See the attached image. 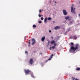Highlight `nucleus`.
I'll use <instances>...</instances> for the list:
<instances>
[{
	"instance_id": "obj_38",
	"label": "nucleus",
	"mask_w": 80,
	"mask_h": 80,
	"mask_svg": "<svg viewBox=\"0 0 80 80\" xmlns=\"http://www.w3.org/2000/svg\"><path fill=\"white\" fill-rule=\"evenodd\" d=\"M28 43H29V44H30V42H28Z\"/></svg>"
},
{
	"instance_id": "obj_19",
	"label": "nucleus",
	"mask_w": 80,
	"mask_h": 80,
	"mask_svg": "<svg viewBox=\"0 0 80 80\" xmlns=\"http://www.w3.org/2000/svg\"><path fill=\"white\" fill-rule=\"evenodd\" d=\"M71 45H72V46H73V45H74V43L73 42H71Z\"/></svg>"
},
{
	"instance_id": "obj_35",
	"label": "nucleus",
	"mask_w": 80,
	"mask_h": 80,
	"mask_svg": "<svg viewBox=\"0 0 80 80\" xmlns=\"http://www.w3.org/2000/svg\"><path fill=\"white\" fill-rule=\"evenodd\" d=\"M55 21H54L53 22V23H55Z\"/></svg>"
},
{
	"instance_id": "obj_21",
	"label": "nucleus",
	"mask_w": 80,
	"mask_h": 80,
	"mask_svg": "<svg viewBox=\"0 0 80 80\" xmlns=\"http://www.w3.org/2000/svg\"><path fill=\"white\" fill-rule=\"evenodd\" d=\"M38 22L39 23H42V21H38Z\"/></svg>"
},
{
	"instance_id": "obj_39",
	"label": "nucleus",
	"mask_w": 80,
	"mask_h": 80,
	"mask_svg": "<svg viewBox=\"0 0 80 80\" xmlns=\"http://www.w3.org/2000/svg\"><path fill=\"white\" fill-rule=\"evenodd\" d=\"M28 42H30V40H29L28 41Z\"/></svg>"
},
{
	"instance_id": "obj_4",
	"label": "nucleus",
	"mask_w": 80,
	"mask_h": 80,
	"mask_svg": "<svg viewBox=\"0 0 80 80\" xmlns=\"http://www.w3.org/2000/svg\"><path fill=\"white\" fill-rule=\"evenodd\" d=\"M26 74H28L30 72V70H29V69L28 70H24Z\"/></svg>"
},
{
	"instance_id": "obj_41",
	"label": "nucleus",
	"mask_w": 80,
	"mask_h": 80,
	"mask_svg": "<svg viewBox=\"0 0 80 80\" xmlns=\"http://www.w3.org/2000/svg\"><path fill=\"white\" fill-rule=\"evenodd\" d=\"M79 16H80V13L79 14Z\"/></svg>"
},
{
	"instance_id": "obj_15",
	"label": "nucleus",
	"mask_w": 80,
	"mask_h": 80,
	"mask_svg": "<svg viewBox=\"0 0 80 80\" xmlns=\"http://www.w3.org/2000/svg\"><path fill=\"white\" fill-rule=\"evenodd\" d=\"M76 70H80V68H76Z\"/></svg>"
},
{
	"instance_id": "obj_17",
	"label": "nucleus",
	"mask_w": 80,
	"mask_h": 80,
	"mask_svg": "<svg viewBox=\"0 0 80 80\" xmlns=\"http://www.w3.org/2000/svg\"><path fill=\"white\" fill-rule=\"evenodd\" d=\"M25 53L26 54V55H28V52L27 51H25Z\"/></svg>"
},
{
	"instance_id": "obj_40",
	"label": "nucleus",
	"mask_w": 80,
	"mask_h": 80,
	"mask_svg": "<svg viewBox=\"0 0 80 80\" xmlns=\"http://www.w3.org/2000/svg\"><path fill=\"white\" fill-rule=\"evenodd\" d=\"M57 3V2H55V3Z\"/></svg>"
},
{
	"instance_id": "obj_9",
	"label": "nucleus",
	"mask_w": 80,
	"mask_h": 80,
	"mask_svg": "<svg viewBox=\"0 0 80 80\" xmlns=\"http://www.w3.org/2000/svg\"><path fill=\"white\" fill-rule=\"evenodd\" d=\"M45 37L44 36L41 38V40L42 42H44L45 39Z\"/></svg>"
},
{
	"instance_id": "obj_6",
	"label": "nucleus",
	"mask_w": 80,
	"mask_h": 80,
	"mask_svg": "<svg viewBox=\"0 0 80 80\" xmlns=\"http://www.w3.org/2000/svg\"><path fill=\"white\" fill-rule=\"evenodd\" d=\"M62 12L64 15H67V11L65 9L63 10Z\"/></svg>"
},
{
	"instance_id": "obj_27",
	"label": "nucleus",
	"mask_w": 80,
	"mask_h": 80,
	"mask_svg": "<svg viewBox=\"0 0 80 80\" xmlns=\"http://www.w3.org/2000/svg\"><path fill=\"white\" fill-rule=\"evenodd\" d=\"M50 43V41H48V44H49V43Z\"/></svg>"
},
{
	"instance_id": "obj_34",
	"label": "nucleus",
	"mask_w": 80,
	"mask_h": 80,
	"mask_svg": "<svg viewBox=\"0 0 80 80\" xmlns=\"http://www.w3.org/2000/svg\"><path fill=\"white\" fill-rule=\"evenodd\" d=\"M51 38H52V39H53V37H51Z\"/></svg>"
},
{
	"instance_id": "obj_37",
	"label": "nucleus",
	"mask_w": 80,
	"mask_h": 80,
	"mask_svg": "<svg viewBox=\"0 0 80 80\" xmlns=\"http://www.w3.org/2000/svg\"><path fill=\"white\" fill-rule=\"evenodd\" d=\"M28 46H29V47H30V44H29V45H28Z\"/></svg>"
},
{
	"instance_id": "obj_23",
	"label": "nucleus",
	"mask_w": 80,
	"mask_h": 80,
	"mask_svg": "<svg viewBox=\"0 0 80 80\" xmlns=\"http://www.w3.org/2000/svg\"><path fill=\"white\" fill-rule=\"evenodd\" d=\"M56 45H57V43H55L54 44V47H56Z\"/></svg>"
},
{
	"instance_id": "obj_42",
	"label": "nucleus",
	"mask_w": 80,
	"mask_h": 80,
	"mask_svg": "<svg viewBox=\"0 0 80 80\" xmlns=\"http://www.w3.org/2000/svg\"><path fill=\"white\" fill-rule=\"evenodd\" d=\"M79 3H80V1L79 2Z\"/></svg>"
},
{
	"instance_id": "obj_36",
	"label": "nucleus",
	"mask_w": 80,
	"mask_h": 80,
	"mask_svg": "<svg viewBox=\"0 0 80 80\" xmlns=\"http://www.w3.org/2000/svg\"><path fill=\"white\" fill-rule=\"evenodd\" d=\"M40 55H42V52H41L40 53Z\"/></svg>"
},
{
	"instance_id": "obj_22",
	"label": "nucleus",
	"mask_w": 80,
	"mask_h": 80,
	"mask_svg": "<svg viewBox=\"0 0 80 80\" xmlns=\"http://www.w3.org/2000/svg\"><path fill=\"white\" fill-rule=\"evenodd\" d=\"M70 23H73V21H70Z\"/></svg>"
},
{
	"instance_id": "obj_7",
	"label": "nucleus",
	"mask_w": 80,
	"mask_h": 80,
	"mask_svg": "<svg viewBox=\"0 0 80 80\" xmlns=\"http://www.w3.org/2000/svg\"><path fill=\"white\" fill-rule=\"evenodd\" d=\"M60 27L59 26H56L54 28L55 30H58V29H60Z\"/></svg>"
},
{
	"instance_id": "obj_31",
	"label": "nucleus",
	"mask_w": 80,
	"mask_h": 80,
	"mask_svg": "<svg viewBox=\"0 0 80 80\" xmlns=\"http://www.w3.org/2000/svg\"><path fill=\"white\" fill-rule=\"evenodd\" d=\"M49 49L50 50H51V49H52V47H50V48H49Z\"/></svg>"
},
{
	"instance_id": "obj_32",
	"label": "nucleus",
	"mask_w": 80,
	"mask_h": 80,
	"mask_svg": "<svg viewBox=\"0 0 80 80\" xmlns=\"http://www.w3.org/2000/svg\"><path fill=\"white\" fill-rule=\"evenodd\" d=\"M49 33H51V30H49Z\"/></svg>"
},
{
	"instance_id": "obj_1",
	"label": "nucleus",
	"mask_w": 80,
	"mask_h": 80,
	"mask_svg": "<svg viewBox=\"0 0 80 80\" xmlns=\"http://www.w3.org/2000/svg\"><path fill=\"white\" fill-rule=\"evenodd\" d=\"M80 47L78 44H76L75 45V47L72 46L69 49V52L70 53H72V52H75V50H78Z\"/></svg>"
},
{
	"instance_id": "obj_33",
	"label": "nucleus",
	"mask_w": 80,
	"mask_h": 80,
	"mask_svg": "<svg viewBox=\"0 0 80 80\" xmlns=\"http://www.w3.org/2000/svg\"><path fill=\"white\" fill-rule=\"evenodd\" d=\"M71 20V19H68V21H70V20Z\"/></svg>"
},
{
	"instance_id": "obj_28",
	"label": "nucleus",
	"mask_w": 80,
	"mask_h": 80,
	"mask_svg": "<svg viewBox=\"0 0 80 80\" xmlns=\"http://www.w3.org/2000/svg\"><path fill=\"white\" fill-rule=\"evenodd\" d=\"M38 16H39V17H41V16H42V15H40V14H39Z\"/></svg>"
},
{
	"instance_id": "obj_12",
	"label": "nucleus",
	"mask_w": 80,
	"mask_h": 80,
	"mask_svg": "<svg viewBox=\"0 0 80 80\" xmlns=\"http://www.w3.org/2000/svg\"><path fill=\"white\" fill-rule=\"evenodd\" d=\"M70 18V17L69 16L66 17L65 18V19H66V20H68V18Z\"/></svg>"
},
{
	"instance_id": "obj_10",
	"label": "nucleus",
	"mask_w": 80,
	"mask_h": 80,
	"mask_svg": "<svg viewBox=\"0 0 80 80\" xmlns=\"http://www.w3.org/2000/svg\"><path fill=\"white\" fill-rule=\"evenodd\" d=\"M31 76L33 78H35V76H34L33 75V73H32L31 74Z\"/></svg>"
},
{
	"instance_id": "obj_3",
	"label": "nucleus",
	"mask_w": 80,
	"mask_h": 80,
	"mask_svg": "<svg viewBox=\"0 0 80 80\" xmlns=\"http://www.w3.org/2000/svg\"><path fill=\"white\" fill-rule=\"evenodd\" d=\"M32 45H34V44L36 43V41H35V39L34 38H32Z\"/></svg>"
},
{
	"instance_id": "obj_2",
	"label": "nucleus",
	"mask_w": 80,
	"mask_h": 80,
	"mask_svg": "<svg viewBox=\"0 0 80 80\" xmlns=\"http://www.w3.org/2000/svg\"><path fill=\"white\" fill-rule=\"evenodd\" d=\"M73 5H74V4L72 5V6L71 7V12H72V13H73L74 14L75 13V12L74 11L75 10V8H73Z\"/></svg>"
},
{
	"instance_id": "obj_11",
	"label": "nucleus",
	"mask_w": 80,
	"mask_h": 80,
	"mask_svg": "<svg viewBox=\"0 0 80 80\" xmlns=\"http://www.w3.org/2000/svg\"><path fill=\"white\" fill-rule=\"evenodd\" d=\"M55 43V41L54 40L52 41L51 42V44H53V43Z\"/></svg>"
},
{
	"instance_id": "obj_16",
	"label": "nucleus",
	"mask_w": 80,
	"mask_h": 80,
	"mask_svg": "<svg viewBox=\"0 0 80 80\" xmlns=\"http://www.w3.org/2000/svg\"><path fill=\"white\" fill-rule=\"evenodd\" d=\"M48 20H52V18H48Z\"/></svg>"
},
{
	"instance_id": "obj_24",
	"label": "nucleus",
	"mask_w": 80,
	"mask_h": 80,
	"mask_svg": "<svg viewBox=\"0 0 80 80\" xmlns=\"http://www.w3.org/2000/svg\"><path fill=\"white\" fill-rule=\"evenodd\" d=\"M52 60V59L50 58H49V59H48V60Z\"/></svg>"
},
{
	"instance_id": "obj_26",
	"label": "nucleus",
	"mask_w": 80,
	"mask_h": 80,
	"mask_svg": "<svg viewBox=\"0 0 80 80\" xmlns=\"http://www.w3.org/2000/svg\"><path fill=\"white\" fill-rule=\"evenodd\" d=\"M52 49H54V48H55V47H54V46H52Z\"/></svg>"
},
{
	"instance_id": "obj_20",
	"label": "nucleus",
	"mask_w": 80,
	"mask_h": 80,
	"mask_svg": "<svg viewBox=\"0 0 80 80\" xmlns=\"http://www.w3.org/2000/svg\"><path fill=\"white\" fill-rule=\"evenodd\" d=\"M53 57V54H52L51 57V58H53V57Z\"/></svg>"
},
{
	"instance_id": "obj_13",
	"label": "nucleus",
	"mask_w": 80,
	"mask_h": 80,
	"mask_svg": "<svg viewBox=\"0 0 80 80\" xmlns=\"http://www.w3.org/2000/svg\"><path fill=\"white\" fill-rule=\"evenodd\" d=\"M47 18H46L44 19V23L47 22Z\"/></svg>"
},
{
	"instance_id": "obj_30",
	"label": "nucleus",
	"mask_w": 80,
	"mask_h": 80,
	"mask_svg": "<svg viewBox=\"0 0 80 80\" xmlns=\"http://www.w3.org/2000/svg\"><path fill=\"white\" fill-rule=\"evenodd\" d=\"M39 12L40 13H41V12H42V10H39Z\"/></svg>"
},
{
	"instance_id": "obj_25",
	"label": "nucleus",
	"mask_w": 80,
	"mask_h": 80,
	"mask_svg": "<svg viewBox=\"0 0 80 80\" xmlns=\"http://www.w3.org/2000/svg\"><path fill=\"white\" fill-rule=\"evenodd\" d=\"M41 20H43V17L41 18Z\"/></svg>"
},
{
	"instance_id": "obj_18",
	"label": "nucleus",
	"mask_w": 80,
	"mask_h": 80,
	"mask_svg": "<svg viewBox=\"0 0 80 80\" xmlns=\"http://www.w3.org/2000/svg\"><path fill=\"white\" fill-rule=\"evenodd\" d=\"M32 27H33V28H35L36 27V25L35 24H34L33 25Z\"/></svg>"
},
{
	"instance_id": "obj_29",
	"label": "nucleus",
	"mask_w": 80,
	"mask_h": 80,
	"mask_svg": "<svg viewBox=\"0 0 80 80\" xmlns=\"http://www.w3.org/2000/svg\"><path fill=\"white\" fill-rule=\"evenodd\" d=\"M70 38L73 39V37H70Z\"/></svg>"
},
{
	"instance_id": "obj_8",
	"label": "nucleus",
	"mask_w": 80,
	"mask_h": 80,
	"mask_svg": "<svg viewBox=\"0 0 80 80\" xmlns=\"http://www.w3.org/2000/svg\"><path fill=\"white\" fill-rule=\"evenodd\" d=\"M73 40H76L77 38V37L76 35H74L73 36Z\"/></svg>"
},
{
	"instance_id": "obj_14",
	"label": "nucleus",
	"mask_w": 80,
	"mask_h": 80,
	"mask_svg": "<svg viewBox=\"0 0 80 80\" xmlns=\"http://www.w3.org/2000/svg\"><path fill=\"white\" fill-rule=\"evenodd\" d=\"M73 80H79V79H78L77 78H75L72 77Z\"/></svg>"
},
{
	"instance_id": "obj_5",
	"label": "nucleus",
	"mask_w": 80,
	"mask_h": 80,
	"mask_svg": "<svg viewBox=\"0 0 80 80\" xmlns=\"http://www.w3.org/2000/svg\"><path fill=\"white\" fill-rule=\"evenodd\" d=\"M33 58H31L29 60V63H30L31 65H32L33 63Z\"/></svg>"
}]
</instances>
